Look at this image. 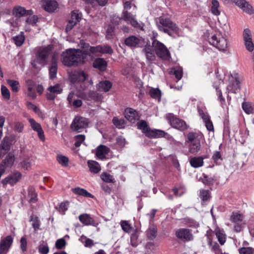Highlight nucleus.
<instances>
[{"label": "nucleus", "mask_w": 254, "mask_h": 254, "mask_svg": "<svg viewBox=\"0 0 254 254\" xmlns=\"http://www.w3.org/2000/svg\"><path fill=\"white\" fill-rule=\"evenodd\" d=\"M28 121L30 124V126L32 129L37 132L39 138L42 141H44L45 139V135L40 124L36 122L35 120L32 118H29Z\"/></svg>", "instance_id": "15"}, {"label": "nucleus", "mask_w": 254, "mask_h": 254, "mask_svg": "<svg viewBox=\"0 0 254 254\" xmlns=\"http://www.w3.org/2000/svg\"><path fill=\"white\" fill-rule=\"evenodd\" d=\"M57 161L62 166L67 167L68 165V158L62 155H58L57 157Z\"/></svg>", "instance_id": "41"}, {"label": "nucleus", "mask_w": 254, "mask_h": 254, "mask_svg": "<svg viewBox=\"0 0 254 254\" xmlns=\"http://www.w3.org/2000/svg\"><path fill=\"white\" fill-rule=\"evenodd\" d=\"M78 218L80 222L84 225H92L97 227L98 225V223H96L94 219L92 218L89 214L87 213H83L80 215Z\"/></svg>", "instance_id": "19"}, {"label": "nucleus", "mask_w": 254, "mask_h": 254, "mask_svg": "<svg viewBox=\"0 0 254 254\" xmlns=\"http://www.w3.org/2000/svg\"><path fill=\"white\" fill-rule=\"evenodd\" d=\"M112 83L108 80H104L100 82L97 85L98 90L99 91L107 92L112 87Z\"/></svg>", "instance_id": "28"}, {"label": "nucleus", "mask_w": 254, "mask_h": 254, "mask_svg": "<svg viewBox=\"0 0 254 254\" xmlns=\"http://www.w3.org/2000/svg\"><path fill=\"white\" fill-rule=\"evenodd\" d=\"M176 236L184 242L192 241L193 239L191 230L186 228H181L176 231Z\"/></svg>", "instance_id": "12"}, {"label": "nucleus", "mask_w": 254, "mask_h": 254, "mask_svg": "<svg viewBox=\"0 0 254 254\" xmlns=\"http://www.w3.org/2000/svg\"><path fill=\"white\" fill-rule=\"evenodd\" d=\"M87 164L90 171L91 172L98 173L101 170V167L99 164L95 161L89 160Z\"/></svg>", "instance_id": "32"}, {"label": "nucleus", "mask_w": 254, "mask_h": 254, "mask_svg": "<svg viewBox=\"0 0 254 254\" xmlns=\"http://www.w3.org/2000/svg\"><path fill=\"white\" fill-rule=\"evenodd\" d=\"M137 128L141 130L145 135L151 138H158L163 137L165 135V132L164 131L159 129H151L148 126L146 122L143 120L140 121L137 124Z\"/></svg>", "instance_id": "7"}, {"label": "nucleus", "mask_w": 254, "mask_h": 254, "mask_svg": "<svg viewBox=\"0 0 254 254\" xmlns=\"http://www.w3.org/2000/svg\"><path fill=\"white\" fill-rule=\"evenodd\" d=\"M149 94L153 98H160L161 91L158 88H152L149 91Z\"/></svg>", "instance_id": "52"}, {"label": "nucleus", "mask_w": 254, "mask_h": 254, "mask_svg": "<svg viewBox=\"0 0 254 254\" xmlns=\"http://www.w3.org/2000/svg\"><path fill=\"white\" fill-rule=\"evenodd\" d=\"M121 19L130 23L134 27H137L138 26V23L135 19L134 16L127 10H124L123 11Z\"/></svg>", "instance_id": "21"}, {"label": "nucleus", "mask_w": 254, "mask_h": 254, "mask_svg": "<svg viewBox=\"0 0 254 254\" xmlns=\"http://www.w3.org/2000/svg\"><path fill=\"white\" fill-rule=\"evenodd\" d=\"M198 112L204 123L210 120L209 115L207 114H205L202 110L198 109Z\"/></svg>", "instance_id": "61"}, {"label": "nucleus", "mask_w": 254, "mask_h": 254, "mask_svg": "<svg viewBox=\"0 0 254 254\" xmlns=\"http://www.w3.org/2000/svg\"><path fill=\"white\" fill-rule=\"evenodd\" d=\"M240 83L239 77L237 75L235 76H231L229 79V84L227 87L228 93H236L240 89L239 84Z\"/></svg>", "instance_id": "13"}, {"label": "nucleus", "mask_w": 254, "mask_h": 254, "mask_svg": "<svg viewBox=\"0 0 254 254\" xmlns=\"http://www.w3.org/2000/svg\"><path fill=\"white\" fill-rule=\"evenodd\" d=\"M85 138V137L84 135L83 134L76 135L75 136V142L74 143V145L76 147L80 146L82 142H83L84 141Z\"/></svg>", "instance_id": "54"}, {"label": "nucleus", "mask_w": 254, "mask_h": 254, "mask_svg": "<svg viewBox=\"0 0 254 254\" xmlns=\"http://www.w3.org/2000/svg\"><path fill=\"white\" fill-rule=\"evenodd\" d=\"M59 60V54L54 53L52 55L51 65L49 67V76L50 79H54L56 77L58 70V63Z\"/></svg>", "instance_id": "11"}, {"label": "nucleus", "mask_w": 254, "mask_h": 254, "mask_svg": "<svg viewBox=\"0 0 254 254\" xmlns=\"http://www.w3.org/2000/svg\"><path fill=\"white\" fill-rule=\"evenodd\" d=\"M110 151V148L104 145H99L96 149V155L99 159H103Z\"/></svg>", "instance_id": "24"}, {"label": "nucleus", "mask_w": 254, "mask_h": 254, "mask_svg": "<svg viewBox=\"0 0 254 254\" xmlns=\"http://www.w3.org/2000/svg\"><path fill=\"white\" fill-rule=\"evenodd\" d=\"M121 226L122 229L126 233H129L131 230L132 227L127 221H122L121 222Z\"/></svg>", "instance_id": "48"}, {"label": "nucleus", "mask_w": 254, "mask_h": 254, "mask_svg": "<svg viewBox=\"0 0 254 254\" xmlns=\"http://www.w3.org/2000/svg\"><path fill=\"white\" fill-rule=\"evenodd\" d=\"M81 15L79 13L78 11L73 10L71 13V19L69 20L72 21L77 23L79 21Z\"/></svg>", "instance_id": "47"}, {"label": "nucleus", "mask_w": 254, "mask_h": 254, "mask_svg": "<svg viewBox=\"0 0 254 254\" xmlns=\"http://www.w3.org/2000/svg\"><path fill=\"white\" fill-rule=\"evenodd\" d=\"M63 64L67 66H76L79 63H85L81 50L69 49L62 55Z\"/></svg>", "instance_id": "1"}, {"label": "nucleus", "mask_w": 254, "mask_h": 254, "mask_svg": "<svg viewBox=\"0 0 254 254\" xmlns=\"http://www.w3.org/2000/svg\"><path fill=\"white\" fill-rule=\"evenodd\" d=\"M26 86L27 88V95L32 99H35L36 97L35 82L31 79H28L26 81Z\"/></svg>", "instance_id": "23"}, {"label": "nucleus", "mask_w": 254, "mask_h": 254, "mask_svg": "<svg viewBox=\"0 0 254 254\" xmlns=\"http://www.w3.org/2000/svg\"><path fill=\"white\" fill-rule=\"evenodd\" d=\"M154 51L158 57L163 60H169L170 57V53L167 47L161 42L154 40L152 43V46Z\"/></svg>", "instance_id": "8"}, {"label": "nucleus", "mask_w": 254, "mask_h": 254, "mask_svg": "<svg viewBox=\"0 0 254 254\" xmlns=\"http://www.w3.org/2000/svg\"><path fill=\"white\" fill-rule=\"evenodd\" d=\"M157 232L156 226H150L147 231V236L149 240H152L155 238Z\"/></svg>", "instance_id": "37"}, {"label": "nucleus", "mask_w": 254, "mask_h": 254, "mask_svg": "<svg viewBox=\"0 0 254 254\" xmlns=\"http://www.w3.org/2000/svg\"><path fill=\"white\" fill-rule=\"evenodd\" d=\"M65 245V241L62 238L58 240L56 242V247L58 249H63Z\"/></svg>", "instance_id": "60"}, {"label": "nucleus", "mask_w": 254, "mask_h": 254, "mask_svg": "<svg viewBox=\"0 0 254 254\" xmlns=\"http://www.w3.org/2000/svg\"><path fill=\"white\" fill-rule=\"evenodd\" d=\"M79 46L82 48L81 51L85 62L92 60L95 56H98L101 53V46L91 47L89 44L82 41L80 42Z\"/></svg>", "instance_id": "5"}, {"label": "nucleus", "mask_w": 254, "mask_h": 254, "mask_svg": "<svg viewBox=\"0 0 254 254\" xmlns=\"http://www.w3.org/2000/svg\"><path fill=\"white\" fill-rule=\"evenodd\" d=\"M240 254H253V249L251 247H243L239 249Z\"/></svg>", "instance_id": "57"}, {"label": "nucleus", "mask_w": 254, "mask_h": 254, "mask_svg": "<svg viewBox=\"0 0 254 254\" xmlns=\"http://www.w3.org/2000/svg\"><path fill=\"white\" fill-rule=\"evenodd\" d=\"M133 7L134 9H136V6L134 4H132L131 1H127L124 3V10H127L130 9L131 7Z\"/></svg>", "instance_id": "63"}, {"label": "nucleus", "mask_w": 254, "mask_h": 254, "mask_svg": "<svg viewBox=\"0 0 254 254\" xmlns=\"http://www.w3.org/2000/svg\"><path fill=\"white\" fill-rule=\"evenodd\" d=\"M1 93L2 97L5 100H9L10 98V92L7 88L4 86L1 85Z\"/></svg>", "instance_id": "51"}, {"label": "nucleus", "mask_w": 254, "mask_h": 254, "mask_svg": "<svg viewBox=\"0 0 254 254\" xmlns=\"http://www.w3.org/2000/svg\"><path fill=\"white\" fill-rule=\"evenodd\" d=\"M215 234L220 244L223 245L226 241V235L224 231L217 228L215 230Z\"/></svg>", "instance_id": "34"}, {"label": "nucleus", "mask_w": 254, "mask_h": 254, "mask_svg": "<svg viewBox=\"0 0 254 254\" xmlns=\"http://www.w3.org/2000/svg\"><path fill=\"white\" fill-rule=\"evenodd\" d=\"M12 12L13 14L17 17L31 15L33 13L32 10H26L24 7L20 6H15L13 9Z\"/></svg>", "instance_id": "22"}, {"label": "nucleus", "mask_w": 254, "mask_h": 254, "mask_svg": "<svg viewBox=\"0 0 254 254\" xmlns=\"http://www.w3.org/2000/svg\"><path fill=\"white\" fill-rule=\"evenodd\" d=\"M204 141V138L202 134L192 132L188 133L186 142L188 143L189 152L196 154L201 150V144Z\"/></svg>", "instance_id": "4"}, {"label": "nucleus", "mask_w": 254, "mask_h": 254, "mask_svg": "<svg viewBox=\"0 0 254 254\" xmlns=\"http://www.w3.org/2000/svg\"><path fill=\"white\" fill-rule=\"evenodd\" d=\"M144 53L147 60L151 63L155 60L156 57L154 53V50L150 45H146L142 50Z\"/></svg>", "instance_id": "25"}, {"label": "nucleus", "mask_w": 254, "mask_h": 254, "mask_svg": "<svg viewBox=\"0 0 254 254\" xmlns=\"http://www.w3.org/2000/svg\"><path fill=\"white\" fill-rule=\"evenodd\" d=\"M43 8L49 12H54L58 7L59 4L55 0H44L42 3Z\"/></svg>", "instance_id": "17"}, {"label": "nucleus", "mask_w": 254, "mask_h": 254, "mask_svg": "<svg viewBox=\"0 0 254 254\" xmlns=\"http://www.w3.org/2000/svg\"><path fill=\"white\" fill-rule=\"evenodd\" d=\"M93 66L101 71H104L106 69L107 63L104 59L97 58L94 61Z\"/></svg>", "instance_id": "26"}, {"label": "nucleus", "mask_w": 254, "mask_h": 254, "mask_svg": "<svg viewBox=\"0 0 254 254\" xmlns=\"http://www.w3.org/2000/svg\"><path fill=\"white\" fill-rule=\"evenodd\" d=\"M27 198L30 203H35L37 201V194L33 187H30L28 188Z\"/></svg>", "instance_id": "30"}, {"label": "nucleus", "mask_w": 254, "mask_h": 254, "mask_svg": "<svg viewBox=\"0 0 254 254\" xmlns=\"http://www.w3.org/2000/svg\"><path fill=\"white\" fill-rule=\"evenodd\" d=\"M54 46L49 45L47 46L40 47L37 51L33 60L31 62V64L35 67H37V64L42 66L45 65L48 62V59L50 54H52Z\"/></svg>", "instance_id": "3"}, {"label": "nucleus", "mask_w": 254, "mask_h": 254, "mask_svg": "<svg viewBox=\"0 0 254 254\" xmlns=\"http://www.w3.org/2000/svg\"><path fill=\"white\" fill-rule=\"evenodd\" d=\"M125 44L129 47H138L143 45V40L134 36H131L125 40Z\"/></svg>", "instance_id": "18"}, {"label": "nucleus", "mask_w": 254, "mask_h": 254, "mask_svg": "<svg viewBox=\"0 0 254 254\" xmlns=\"http://www.w3.org/2000/svg\"><path fill=\"white\" fill-rule=\"evenodd\" d=\"M219 3L217 0H212L211 1V11L215 15H219L220 11L219 9Z\"/></svg>", "instance_id": "36"}, {"label": "nucleus", "mask_w": 254, "mask_h": 254, "mask_svg": "<svg viewBox=\"0 0 254 254\" xmlns=\"http://www.w3.org/2000/svg\"><path fill=\"white\" fill-rule=\"evenodd\" d=\"M199 196L202 201H206L209 198V192L206 190H200Z\"/></svg>", "instance_id": "58"}, {"label": "nucleus", "mask_w": 254, "mask_h": 254, "mask_svg": "<svg viewBox=\"0 0 254 254\" xmlns=\"http://www.w3.org/2000/svg\"><path fill=\"white\" fill-rule=\"evenodd\" d=\"M244 216L238 213H233L231 216V220L234 223L243 222Z\"/></svg>", "instance_id": "40"}, {"label": "nucleus", "mask_w": 254, "mask_h": 254, "mask_svg": "<svg viewBox=\"0 0 254 254\" xmlns=\"http://www.w3.org/2000/svg\"><path fill=\"white\" fill-rule=\"evenodd\" d=\"M101 53L112 54L113 50L111 47L108 46H101Z\"/></svg>", "instance_id": "62"}, {"label": "nucleus", "mask_w": 254, "mask_h": 254, "mask_svg": "<svg viewBox=\"0 0 254 254\" xmlns=\"http://www.w3.org/2000/svg\"><path fill=\"white\" fill-rule=\"evenodd\" d=\"M156 24L159 31L171 37L179 32V29L176 24L167 17L161 16L157 18Z\"/></svg>", "instance_id": "2"}, {"label": "nucleus", "mask_w": 254, "mask_h": 254, "mask_svg": "<svg viewBox=\"0 0 254 254\" xmlns=\"http://www.w3.org/2000/svg\"><path fill=\"white\" fill-rule=\"evenodd\" d=\"M242 108L247 114H253V106L250 102H244L242 104Z\"/></svg>", "instance_id": "44"}, {"label": "nucleus", "mask_w": 254, "mask_h": 254, "mask_svg": "<svg viewBox=\"0 0 254 254\" xmlns=\"http://www.w3.org/2000/svg\"><path fill=\"white\" fill-rule=\"evenodd\" d=\"M14 161V156L12 153L8 154L5 159L3 160L0 165H2V168H4V170L7 167H10L12 166Z\"/></svg>", "instance_id": "27"}, {"label": "nucleus", "mask_w": 254, "mask_h": 254, "mask_svg": "<svg viewBox=\"0 0 254 254\" xmlns=\"http://www.w3.org/2000/svg\"><path fill=\"white\" fill-rule=\"evenodd\" d=\"M138 237V236L136 233H134L131 234L130 237V243L133 247H136L139 243Z\"/></svg>", "instance_id": "53"}, {"label": "nucleus", "mask_w": 254, "mask_h": 254, "mask_svg": "<svg viewBox=\"0 0 254 254\" xmlns=\"http://www.w3.org/2000/svg\"><path fill=\"white\" fill-rule=\"evenodd\" d=\"M12 40L17 46L19 47L23 44L25 40V37L21 33L20 34L13 37Z\"/></svg>", "instance_id": "39"}, {"label": "nucleus", "mask_w": 254, "mask_h": 254, "mask_svg": "<svg viewBox=\"0 0 254 254\" xmlns=\"http://www.w3.org/2000/svg\"><path fill=\"white\" fill-rule=\"evenodd\" d=\"M13 242V239L11 236H7L4 239L1 240L0 243V254H6Z\"/></svg>", "instance_id": "16"}, {"label": "nucleus", "mask_w": 254, "mask_h": 254, "mask_svg": "<svg viewBox=\"0 0 254 254\" xmlns=\"http://www.w3.org/2000/svg\"><path fill=\"white\" fill-rule=\"evenodd\" d=\"M166 118L173 127L182 131L187 128L185 122L175 117L173 114H169L167 115Z\"/></svg>", "instance_id": "10"}, {"label": "nucleus", "mask_w": 254, "mask_h": 254, "mask_svg": "<svg viewBox=\"0 0 254 254\" xmlns=\"http://www.w3.org/2000/svg\"><path fill=\"white\" fill-rule=\"evenodd\" d=\"M38 250L41 254H48L49 248L47 244H41L38 247Z\"/></svg>", "instance_id": "55"}, {"label": "nucleus", "mask_w": 254, "mask_h": 254, "mask_svg": "<svg viewBox=\"0 0 254 254\" xmlns=\"http://www.w3.org/2000/svg\"><path fill=\"white\" fill-rule=\"evenodd\" d=\"M125 117L129 122L133 123L138 120L139 118L137 112L130 108H127L125 110Z\"/></svg>", "instance_id": "20"}, {"label": "nucleus", "mask_w": 254, "mask_h": 254, "mask_svg": "<svg viewBox=\"0 0 254 254\" xmlns=\"http://www.w3.org/2000/svg\"><path fill=\"white\" fill-rule=\"evenodd\" d=\"M172 70L176 79L178 80H180L183 76V68L181 66H176Z\"/></svg>", "instance_id": "42"}, {"label": "nucleus", "mask_w": 254, "mask_h": 254, "mask_svg": "<svg viewBox=\"0 0 254 254\" xmlns=\"http://www.w3.org/2000/svg\"><path fill=\"white\" fill-rule=\"evenodd\" d=\"M31 221L32 222V226L35 229V230L38 229L39 228V226H40V222H39L38 217H32L31 218Z\"/></svg>", "instance_id": "64"}, {"label": "nucleus", "mask_w": 254, "mask_h": 254, "mask_svg": "<svg viewBox=\"0 0 254 254\" xmlns=\"http://www.w3.org/2000/svg\"><path fill=\"white\" fill-rule=\"evenodd\" d=\"M10 149L9 142L4 138L0 145V157H2Z\"/></svg>", "instance_id": "29"}, {"label": "nucleus", "mask_w": 254, "mask_h": 254, "mask_svg": "<svg viewBox=\"0 0 254 254\" xmlns=\"http://www.w3.org/2000/svg\"><path fill=\"white\" fill-rule=\"evenodd\" d=\"M191 167L196 168L200 167L203 165V158L202 157H194L190 161Z\"/></svg>", "instance_id": "31"}, {"label": "nucleus", "mask_w": 254, "mask_h": 254, "mask_svg": "<svg viewBox=\"0 0 254 254\" xmlns=\"http://www.w3.org/2000/svg\"><path fill=\"white\" fill-rule=\"evenodd\" d=\"M209 43L219 51H225L228 48L226 36L220 32H216L209 39Z\"/></svg>", "instance_id": "6"}, {"label": "nucleus", "mask_w": 254, "mask_h": 254, "mask_svg": "<svg viewBox=\"0 0 254 254\" xmlns=\"http://www.w3.org/2000/svg\"><path fill=\"white\" fill-rule=\"evenodd\" d=\"M7 83L10 86L11 89L13 92H17L19 90V83L18 81L7 79L6 80Z\"/></svg>", "instance_id": "38"}, {"label": "nucleus", "mask_w": 254, "mask_h": 254, "mask_svg": "<svg viewBox=\"0 0 254 254\" xmlns=\"http://www.w3.org/2000/svg\"><path fill=\"white\" fill-rule=\"evenodd\" d=\"M33 163V159L32 158H26L23 159V160L21 162L20 165L21 168L25 170H28L29 169Z\"/></svg>", "instance_id": "35"}, {"label": "nucleus", "mask_w": 254, "mask_h": 254, "mask_svg": "<svg viewBox=\"0 0 254 254\" xmlns=\"http://www.w3.org/2000/svg\"><path fill=\"white\" fill-rule=\"evenodd\" d=\"M113 123L119 128H123L125 127V122L124 119H119L117 117H114L113 119Z\"/></svg>", "instance_id": "43"}, {"label": "nucleus", "mask_w": 254, "mask_h": 254, "mask_svg": "<svg viewBox=\"0 0 254 254\" xmlns=\"http://www.w3.org/2000/svg\"><path fill=\"white\" fill-rule=\"evenodd\" d=\"M26 21L27 23L34 26L38 21V17L36 15H29Z\"/></svg>", "instance_id": "50"}, {"label": "nucleus", "mask_w": 254, "mask_h": 254, "mask_svg": "<svg viewBox=\"0 0 254 254\" xmlns=\"http://www.w3.org/2000/svg\"><path fill=\"white\" fill-rule=\"evenodd\" d=\"M101 179L107 183L113 182V179L112 175L106 173H103L101 175Z\"/></svg>", "instance_id": "56"}, {"label": "nucleus", "mask_w": 254, "mask_h": 254, "mask_svg": "<svg viewBox=\"0 0 254 254\" xmlns=\"http://www.w3.org/2000/svg\"><path fill=\"white\" fill-rule=\"evenodd\" d=\"M243 39L244 42L252 41V33L249 29H245L243 32Z\"/></svg>", "instance_id": "49"}, {"label": "nucleus", "mask_w": 254, "mask_h": 254, "mask_svg": "<svg viewBox=\"0 0 254 254\" xmlns=\"http://www.w3.org/2000/svg\"><path fill=\"white\" fill-rule=\"evenodd\" d=\"M76 76L78 82H83L86 80L87 75L83 71H80Z\"/></svg>", "instance_id": "59"}, {"label": "nucleus", "mask_w": 254, "mask_h": 254, "mask_svg": "<svg viewBox=\"0 0 254 254\" xmlns=\"http://www.w3.org/2000/svg\"><path fill=\"white\" fill-rule=\"evenodd\" d=\"M88 124L89 122L87 119L77 116L73 119L70 125V128L73 131L80 132L88 126Z\"/></svg>", "instance_id": "9"}, {"label": "nucleus", "mask_w": 254, "mask_h": 254, "mask_svg": "<svg viewBox=\"0 0 254 254\" xmlns=\"http://www.w3.org/2000/svg\"><path fill=\"white\" fill-rule=\"evenodd\" d=\"M73 192L77 195H82L87 197L93 198V196L86 190L80 188H76L72 189Z\"/></svg>", "instance_id": "33"}, {"label": "nucleus", "mask_w": 254, "mask_h": 254, "mask_svg": "<svg viewBox=\"0 0 254 254\" xmlns=\"http://www.w3.org/2000/svg\"><path fill=\"white\" fill-rule=\"evenodd\" d=\"M22 175L21 173L16 171L9 175L7 177L2 180V183L3 186L9 184L13 186L17 183L21 178Z\"/></svg>", "instance_id": "14"}, {"label": "nucleus", "mask_w": 254, "mask_h": 254, "mask_svg": "<svg viewBox=\"0 0 254 254\" xmlns=\"http://www.w3.org/2000/svg\"><path fill=\"white\" fill-rule=\"evenodd\" d=\"M68 202H64L56 207L57 209L62 214H64L65 212L68 209Z\"/></svg>", "instance_id": "46"}, {"label": "nucleus", "mask_w": 254, "mask_h": 254, "mask_svg": "<svg viewBox=\"0 0 254 254\" xmlns=\"http://www.w3.org/2000/svg\"><path fill=\"white\" fill-rule=\"evenodd\" d=\"M48 91L52 92L55 94H59L62 92L63 89L60 84H57L54 86H50L48 88Z\"/></svg>", "instance_id": "45"}]
</instances>
